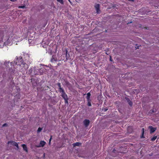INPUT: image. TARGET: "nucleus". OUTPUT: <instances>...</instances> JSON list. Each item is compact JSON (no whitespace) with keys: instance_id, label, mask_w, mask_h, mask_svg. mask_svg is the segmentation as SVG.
<instances>
[{"instance_id":"nucleus-29","label":"nucleus","mask_w":159,"mask_h":159,"mask_svg":"<svg viewBox=\"0 0 159 159\" xmlns=\"http://www.w3.org/2000/svg\"><path fill=\"white\" fill-rule=\"evenodd\" d=\"M129 1L131 2H134V0H128Z\"/></svg>"},{"instance_id":"nucleus-20","label":"nucleus","mask_w":159,"mask_h":159,"mask_svg":"<svg viewBox=\"0 0 159 159\" xmlns=\"http://www.w3.org/2000/svg\"><path fill=\"white\" fill-rule=\"evenodd\" d=\"M67 50H66V60H68V59L69 57V54H68V56H67Z\"/></svg>"},{"instance_id":"nucleus-17","label":"nucleus","mask_w":159,"mask_h":159,"mask_svg":"<svg viewBox=\"0 0 159 159\" xmlns=\"http://www.w3.org/2000/svg\"><path fill=\"white\" fill-rule=\"evenodd\" d=\"M142 135L141 136V138H144V129L143 128L142 129Z\"/></svg>"},{"instance_id":"nucleus-8","label":"nucleus","mask_w":159,"mask_h":159,"mask_svg":"<svg viewBox=\"0 0 159 159\" xmlns=\"http://www.w3.org/2000/svg\"><path fill=\"white\" fill-rule=\"evenodd\" d=\"M45 144H46V142H44L43 141H41L40 142V146H37V147H43L45 145Z\"/></svg>"},{"instance_id":"nucleus-7","label":"nucleus","mask_w":159,"mask_h":159,"mask_svg":"<svg viewBox=\"0 0 159 159\" xmlns=\"http://www.w3.org/2000/svg\"><path fill=\"white\" fill-rule=\"evenodd\" d=\"M83 123L84 126L86 127H87L89 125L90 121L88 119H85L84 120Z\"/></svg>"},{"instance_id":"nucleus-26","label":"nucleus","mask_w":159,"mask_h":159,"mask_svg":"<svg viewBox=\"0 0 159 159\" xmlns=\"http://www.w3.org/2000/svg\"><path fill=\"white\" fill-rule=\"evenodd\" d=\"M88 102H91V100L90 99V98H89V99H87Z\"/></svg>"},{"instance_id":"nucleus-4","label":"nucleus","mask_w":159,"mask_h":159,"mask_svg":"<svg viewBox=\"0 0 159 159\" xmlns=\"http://www.w3.org/2000/svg\"><path fill=\"white\" fill-rule=\"evenodd\" d=\"M12 62H11L9 61H6L4 63V64L7 67V68H8L9 70H10L11 69H12Z\"/></svg>"},{"instance_id":"nucleus-18","label":"nucleus","mask_w":159,"mask_h":159,"mask_svg":"<svg viewBox=\"0 0 159 159\" xmlns=\"http://www.w3.org/2000/svg\"><path fill=\"white\" fill-rule=\"evenodd\" d=\"M58 2L60 3L61 4H64V1L63 0H56Z\"/></svg>"},{"instance_id":"nucleus-22","label":"nucleus","mask_w":159,"mask_h":159,"mask_svg":"<svg viewBox=\"0 0 159 159\" xmlns=\"http://www.w3.org/2000/svg\"><path fill=\"white\" fill-rule=\"evenodd\" d=\"M43 69H40L39 70V72L40 73V74L41 75L43 74Z\"/></svg>"},{"instance_id":"nucleus-27","label":"nucleus","mask_w":159,"mask_h":159,"mask_svg":"<svg viewBox=\"0 0 159 159\" xmlns=\"http://www.w3.org/2000/svg\"><path fill=\"white\" fill-rule=\"evenodd\" d=\"M7 124L6 123H5L2 125V127H4L5 126H7Z\"/></svg>"},{"instance_id":"nucleus-25","label":"nucleus","mask_w":159,"mask_h":159,"mask_svg":"<svg viewBox=\"0 0 159 159\" xmlns=\"http://www.w3.org/2000/svg\"><path fill=\"white\" fill-rule=\"evenodd\" d=\"M87 105L88 106L91 107V102H88Z\"/></svg>"},{"instance_id":"nucleus-32","label":"nucleus","mask_w":159,"mask_h":159,"mask_svg":"<svg viewBox=\"0 0 159 159\" xmlns=\"http://www.w3.org/2000/svg\"><path fill=\"white\" fill-rule=\"evenodd\" d=\"M107 109H105V111H107Z\"/></svg>"},{"instance_id":"nucleus-16","label":"nucleus","mask_w":159,"mask_h":159,"mask_svg":"<svg viewBox=\"0 0 159 159\" xmlns=\"http://www.w3.org/2000/svg\"><path fill=\"white\" fill-rule=\"evenodd\" d=\"M32 71L33 70L32 68H30L29 70L28 74H31L32 73Z\"/></svg>"},{"instance_id":"nucleus-24","label":"nucleus","mask_w":159,"mask_h":159,"mask_svg":"<svg viewBox=\"0 0 159 159\" xmlns=\"http://www.w3.org/2000/svg\"><path fill=\"white\" fill-rule=\"evenodd\" d=\"M52 139V136L51 135L50 138L49 139V145L50 144L51 141Z\"/></svg>"},{"instance_id":"nucleus-31","label":"nucleus","mask_w":159,"mask_h":159,"mask_svg":"<svg viewBox=\"0 0 159 159\" xmlns=\"http://www.w3.org/2000/svg\"><path fill=\"white\" fill-rule=\"evenodd\" d=\"M110 60L111 61V57L110 56Z\"/></svg>"},{"instance_id":"nucleus-23","label":"nucleus","mask_w":159,"mask_h":159,"mask_svg":"<svg viewBox=\"0 0 159 159\" xmlns=\"http://www.w3.org/2000/svg\"><path fill=\"white\" fill-rule=\"evenodd\" d=\"M18 8H25V6H19L18 7Z\"/></svg>"},{"instance_id":"nucleus-1","label":"nucleus","mask_w":159,"mask_h":159,"mask_svg":"<svg viewBox=\"0 0 159 159\" xmlns=\"http://www.w3.org/2000/svg\"><path fill=\"white\" fill-rule=\"evenodd\" d=\"M16 64L17 65H20L21 68V72L25 71L29 68L28 65L23 61L22 58L20 59L19 60H18L16 62Z\"/></svg>"},{"instance_id":"nucleus-28","label":"nucleus","mask_w":159,"mask_h":159,"mask_svg":"<svg viewBox=\"0 0 159 159\" xmlns=\"http://www.w3.org/2000/svg\"><path fill=\"white\" fill-rule=\"evenodd\" d=\"M69 2H70V3L71 5H72V2L70 1V0H68Z\"/></svg>"},{"instance_id":"nucleus-9","label":"nucleus","mask_w":159,"mask_h":159,"mask_svg":"<svg viewBox=\"0 0 159 159\" xmlns=\"http://www.w3.org/2000/svg\"><path fill=\"white\" fill-rule=\"evenodd\" d=\"M149 128L150 130V133H152L155 132L156 130V128H154L152 126H150Z\"/></svg>"},{"instance_id":"nucleus-5","label":"nucleus","mask_w":159,"mask_h":159,"mask_svg":"<svg viewBox=\"0 0 159 159\" xmlns=\"http://www.w3.org/2000/svg\"><path fill=\"white\" fill-rule=\"evenodd\" d=\"M94 7L96 10V13L99 14L101 13V11L100 9V5L98 4H97L94 6Z\"/></svg>"},{"instance_id":"nucleus-33","label":"nucleus","mask_w":159,"mask_h":159,"mask_svg":"<svg viewBox=\"0 0 159 159\" xmlns=\"http://www.w3.org/2000/svg\"><path fill=\"white\" fill-rule=\"evenodd\" d=\"M154 111L153 110H152V112H154Z\"/></svg>"},{"instance_id":"nucleus-10","label":"nucleus","mask_w":159,"mask_h":159,"mask_svg":"<svg viewBox=\"0 0 159 159\" xmlns=\"http://www.w3.org/2000/svg\"><path fill=\"white\" fill-rule=\"evenodd\" d=\"M57 85L59 88V92L64 90L61 87V84L60 83H58L57 84Z\"/></svg>"},{"instance_id":"nucleus-13","label":"nucleus","mask_w":159,"mask_h":159,"mask_svg":"<svg viewBox=\"0 0 159 159\" xmlns=\"http://www.w3.org/2000/svg\"><path fill=\"white\" fill-rule=\"evenodd\" d=\"M127 102L128 103V104L130 106H132V102L129 99H128L127 100Z\"/></svg>"},{"instance_id":"nucleus-12","label":"nucleus","mask_w":159,"mask_h":159,"mask_svg":"<svg viewBox=\"0 0 159 159\" xmlns=\"http://www.w3.org/2000/svg\"><path fill=\"white\" fill-rule=\"evenodd\" d=\"M74 147L76 146H79L81 145V143L79 142H76L73 144Z\"/></svg>"},{"instance_id":"nucleus-15","label":"nucleus","mask_w":159,"mask_h":159,"mask_svg":"<svg viewBox=\"0 0 159 159\" xmlns=\"http://www.w3.org/2000/svg\"><path fill=\"white\" fill-rule=\"evenodd\" d=\"M157 136H154L151 139V141H154L157 138Z\"/></svg>"},{"instance_id":"nucleus-6","label":"nucleus","mask_w":159,"mask_h":159,"mask_svg":"<svg viewBox=\"0 0 159 159\" xmlns=\"http://www.w3.org/2000/svg\"><path fill=\"white\" fill-rule=\"evenodd\" d=\"M8 144H11L12 145H13L15 146H16L17 148H19L18 145L17 143L16 142H14V141H9L8 142Z\"/></svg>"},{"instance_id":"nucleus-30","label":"nucleus","mask_w":159,"mask_h":159,"mask_svg":"<svg viewBox=\"0 0 159 159\" xmlns=\"http://www.w3.org/2000/svg\"><path fill=\"white\" fill-rule=\"evenodd\" d=\"M116 151V150L115 149H113V152H115Z\"/></svg>"},{"instance_id":"nucleus-14","label":"nucleus","mask_w":159,"mask_h":159,"mask_svg":"<svg viewBox=\"0 0 159 159\" xmlns=\"http://www.w3.org/2000/svg\"><path fill=\"white\" fill-rule=\"evenodd\" d=\"M87 96L86 97V98L89 99V98H90V97L91 96V93H90L89 92V93H88L87 94Z\"/></svg>"},{"instance_id":"nucleus-3","label":"nucleus","mask_w":159,"mask_h":159,"mask_svg":"<svg viewBox=\"0 0 159 159\" xmlns=\"http://www.w3.org/2000/svg\"><path fill=\"white\" fill-rule=\"evenodd\" d=\"M8 34V33L7 30L3 28H0V37L2 38L4 36Z\"/></svg>"},{"instance_id":"nucleus-11","label":"nucleus","mask_w":159,"mask_h":159,"mask_svg":"<svg viewBox=\"0 0 159 159\" xmlns=\"http://www.w3.org/2000/svg\"><path fill=\"white\" fill-rule=\"evenodd\" d=\"M22 146L23 150L27 152H28V149L26 145L25 144H23L22 145Z\"/></svg>"},{"instance_id":"nucleus-19","label":"nucleus","mask_w":159,"mask_h":159,"mask_svg":"<svg viewBox=\"0 0 159 159\" xmlns=\"http://www.w3.org/2000/svg\"><path fill=\"white\" fill-rule=\"evenodd\" d=\"M42 130V128L40 127H39L37 130V133H39Z\"/></svg>"},{"instance_id":"nucleus-2","label":"nucleus","mask_w":159,"mask_h":159,"mask_svg":"<svg viewBox=\"0 0 159 159\" xmlns=\"http://www.w3.org/2000/svg\"><path fill=\"white\" fill-rule=\"evenodd\" d=\"M61 93V96L65 100V102L66 104H68V98L67 95L65 93L64 90H63L60 92Z\"/></svg>"},{"instance_id":"nucleus-21","label":"nucleus","mask_w":159,"mask_h":159,"mask_svg":"<svg viewBox=\"0 0 159 159\" xmlns=\"http://www.w3.org/2000/svg\"><path fill=\"white\" fill-rule=\"evenodd\" d=\"M57 61V60L55 58H54L53 57V56H52V59H51V61L52 62H54V61Z\"/></svg>"}]
</instances>
